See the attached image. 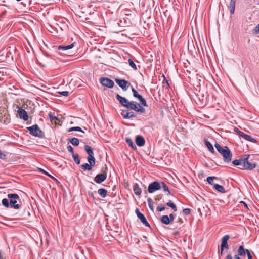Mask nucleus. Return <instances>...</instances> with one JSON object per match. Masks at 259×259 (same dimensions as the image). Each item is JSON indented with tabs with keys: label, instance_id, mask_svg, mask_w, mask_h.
Wrapping results in <instances>:
<instances>
[{
	"label": "nucleus",
	"instance_id": "33",
	"mask_svg": "<svg viewBox=\"0 0 259 259\" xmlns=\"http://www.w3.org/2000/svg\"><path fill=\"white\" fill-rule=\"evenodd\" d=\"M126 143L128 144V145L130 146L131 147H132L134 149L136 148V146L131 139L127 138L126 139Z\"/></svg>",
	"mask_w": 259,
	"mask_h": 259
},
{
	"label": "nucleus",
	"instance_id": "29",
	"mask_svg": "<svg viewBox=\"0 0 259 259\" xmlns=\"http://www.w3.org/2000/svg\"><path fill=\"white\" fill-rule=\"evenodd\" d=\"M246 250L245 251L244 247L242 245L239 246L238 252V254L240 256L244 255L245 253Z\"/></svg>",
	"mask_w": 259,
	"mask_h": 259
},
{
	"label": "nucleus",
	"instance_id": "18",
	"mask_svg": "<svg viewBox=\"0 0 259 259\" xmlns=\"http://www.w3.org/2000/svg\"><path fill=\"white\" fill-rule=\"evenodd\" d=\"M133 191L134 193L137 195H140L141 194V189L137 184L134 185Z\"/></svg>",
	"mask_w": 259,
	"mask_h": 259
},
{
	"label": "nucleus",
	"instance_id": "4",
	"mask_svg": "<svg viewBox=\"0 0 259 259\" xmlns=\"http://www.w3.org/2000/svg\"><path fill=\"white\" fill-rule=\"evenodd\" d=\"M249 157V155H244V157H243L242 169L250 170L256 167V163L255 162H249L248 160Z\"/></svg>",
	"mask_w": 259,
	"mask_h": 259
},
{
	"label": "nucleus",
	"instance_id": "11",
	"mask_svg": "<svg viewBox=\"0 0 259 259\" xmlns=\"http://www.w3.org/2000/svg\"><path fill=\"white\" fill-rule=\"evenodd\" d=\"M107 177V175L105 172H104L102 174H100L97 175L94 179V181L97 183H101L103 182Z\"/></svg>",
	"mask_w": 259,
	"mask_h": 259
},
{
	"label": "nucleus",
	"instance_id": "32",
	"mask_svg": "<svg viewBox=\"0 0 259 259\" xmlns=\"http://www.w3.org/2000/svg\"><path fill=\"white\" fill-rule=\"evenodd\" d=\"M147 201L148 203L149 207H150V209L152 211H153L154 210V206H153V202L152 199L150 198H148Z\"/></svg>",
	"mask_w": 259,
	"mask_h": 259
},
{
	"label": "nucleus",
	"instance_id": "53",
	"mask_svg": "<svg viewBox=\"0 0 259 259\" xmlns=\"http://www.w3.org/2000/svg\"><path fill=\"white\" fill-rule=\"evenodd\" d=\"M221 255H223V251H222L221 250Z\"/></svg>",
	"mask_w": 259,
	"mask_h": 259
},
{
	"label": "nucleus",
	"instance_id": "19",
	"mask_svg": "<svg viewBox=\"0 0 259 259\" xmlns=\"http://www.w3.org/2000/svg\"><path fill=\"white\" fill-rule=\"evenodd\" d=\"M213 187L219 192L224 193L226 192V191H225V189L224 188V187L220 185H219V184H214L213 185Z\"/></svg>",
	"mask_w": 259,
	"mask_h": 259
},
{
	"label": "nucleus",
	"instance_id": "46",
	"mask_svg": "<svg viewBox=\"0 0 259 259\" xmlns=\"http://www.w3.org/2000/svg\"><path fill=\"white\" fill-rule=\"evenodd\" d=\"M184 214L188 215L190 213V210L188 208L184 209L183 210Z\"/></svg>",
	"mask_w": 259,
	"mask_h": 259
},
{
	"label": "nucleus",
	"instance_id": "8",
	"mask_svg": "<svg viewBox=\"0 0 259 259\" xmlns=\"http://www.w3.org/2000/svg\"><path fill=\"white\" fill-rule=\"evenodd\" d=\"M100 82L103 85L110 88H112L114 84V82L112 80L107 78H101L100 79Z\"/></svg>",
	"mask_w": 259,
	"mask_h": 259
},
{
	"label": "nucleus",
	"instance_id": "42",
	"mask_svg": "<svg viewBox=\"0 0 259 259\" xmlns=\"http://www.w3.org/2000/svg\"><path fill=\"white\" fill-rule=\"evenodd\" d=\"M40 171L41 172H42L43 174H45L46 175L52 178V179H55V178L53 176H52L51 175H50L48 172H47L45 170L40 169Z\"/></svg>",
	"mask_w": 259,
	"mask_h": 259
},
{
	"label": "nucleus",
	"instance_id": "3",
	"mask_svg": "<svg viewBox=\"0 0 259 259\" xmlns=\"http://www.w3.org/2000/svg\"><path fill=\"white\" fill-rule=\"evenodd\" d=\"M8 198L10 199V204L11 207L18 209L20 208V205L18 202L20 200V197L17 194H8Z\"/></svg>",
	"mask_w": 259,
	"mask_h": 259
},
{
	"label": "nucleus",
	"instance_id": "22",
	"mask_svg": "<svg viewBox=\"0 0 259 259\" xmlns=\"http://www.w3.org/2000/svg\"><path fill=\"white\" fill-rule=\"evenodd\" d=\"M204 143H205V145L207 147V148L209 149V150L211 152L214 153V150L212 145L210 143V142H209L208 141H207L206 140H205Z\"/></svg>",
	"mask_w": 259,
	"mask_h": 259
},
{
	"label": "nucleus",
	"instance_id": "36",
	"mask_svg": "<svg viewBox=\"0 0 259 259\" xmlns=\"http://www.w3.org/2000/svg\"><path fill=\"white\" fill-rule=\"evenodd\" d=\"M217 178L215 177H214V176H212V177H208L207 178V182H208V183H209V184H211V185H212L213 184V181L214 179H216Z\"/></svg>",
	"mask_w": 259,
	"mask_h": 259
},
{
	"label": "nucleus",
	"instance_id": "49",
	"mask_svg": "<svg viewBox=\"0 0 259 259\" xmlns=\"http://www.w3.org/2000/svg\"><path fill=\"white\" fill-rule=\"evenodd\" d=\"M235 11V8H230V13L231 14H234Z\"/></svg>",
	"mask_w": 259,
	"mask_h": 259
},
{
	"label": "nucleus",
	"instance_id": "6",
	"mask_svg": "<svg viewBox=\"0 0 259 259\" xmlns=\"http://www.w3.org/2000/svg\"><path fill=\"white\" fill-rule=\"evenodd\" d=\"M160 189V182H154L151 183L148 188V191L149 193H152L155 191L158 190Z\"/></svg>",
	"mask_w": 259,
	"mask_h": 259
},
{
	"label": "nucleus",
	"instance_id": "34",
	"mask_svg": "<svg viewBox=\"0 0 259 259\" xmlns=\"http://www.w3.org/2000/svg\"><path fill=\"white\" fill-rule=\"evenodd\" d=\"M92 165L88 163L83 164L81 165L82 168L84 170H91L92 169Z\"/></svg>",
	"mask_w": 259,
	"mask_h": 259
},
{
	"label": "nucleus",
	"instance_id": "48",
	"mask_svg": "<svg viewBox=\"0 0 259 259\" xmlns=\"http://www.w3.org/2000/svg\"><path fill=\"white\" fill-rule=\"evenodd\" d=\"M169 218L170 219V222H172V221H174V215L172 213L169 214Z\"/></svg>",
	"mask_w": 259,
	"mask_h": 259
},
{
	"label": "nucleus",
	"instance_id": "45",
	"mask_svg": "<svg viewBox=\"0 0 259 259\" xmlns=\"http://www.w3.org/2000/svg\"><path fill=\"white\" fill-rule=\"evenodd\" d=\"M59 93L63 96H67L68 95V91L60 92Z\"/></svg>",
	"mask_w": 259,
	"mask_h": 259
},
{
	"label": "nucleus",
	"instance_id": "25",
	"mask_svg": "<svg viewBox=\"0 0 259 259\" xmlns=\"http://www.w3.org/2000/svg\"><path fill=\"white\" fill-rule=\"evenodd\" d=\"M242 161L243 158H241L240 159H235L233 161L232 163L234 165H240L241 168L242 169Z\"/></svg>",
	"mask_w": 259,
	"mask_h": 259
},
{
	"label": "nucleus",
	"instance_id": "31",
	"mask_svg": "<svg viewBox=\"0 0 259 259\" xmlns=\"http://www.w3.org/2000/svg\"><path fill=\"white\" fill-rule=\"evenodd\" d=\"M166 205L171 207L175 211H177V207L176 206V205L172 203L171 201H169L168 202H167L166 203Z\"/></svg>",
	"mask_w": 259,
	"mask_h": 259
},
{
	"label": "nucleus",
	"instance_id": "13",
	"mask_svg": "<svg viewBox=\"0 0 259 259\" xmlns=\"http://www.w3.org/2000/svg\"><path fill=\"white\" fill-rule=\"evenodd\" d=\"M20 118L23 119L25 121H27L28 119V116L27 112L22 108H19L18 110Z\"/></svg>",
	"mask_w": 259,
	"mask_h": 259
},
{
	"label": "nucleus",
	"instance_id": "30",
	"mask_svg": "<svg viewBox=\"0 0 259 259\" xmlns=\"http://www.w3.org/2000/svg\"><path fill=\"white\" fill-rule=\"evenodd\" d=\"M72 157L73 158L74 160L76 162L77 164H79L80 163V159L79 158L78 155L77 154L73 153Z\"/></svg>",
	"mask_w": 259,
	"mask_h": 259
},
{
	"label": "nucleus",
	"instance_id": "2",
	"mask_svg": "<svg viewBox=\"0 0 259 259\" xmlns=\"http://www.w3.org/2000/svg\"><path fill=\"white\" fill-rule=\"evenodd\" d=\"M215 147L218 152L222 155L223 157L224 160L225 162H229L232 159V153L227 146L221 147L219 144H215Z\"/></svg>",
	"mask_w": 259,
	"mask_h": 259
},
{
	"label": "nucleus",
	"instance_id": "51",
	"mask_svg": "<svg viewBox=\"0 0 259 259\" xmlns=\"http://www.w3.org/2000/svg\"><path fill=\"white\" fill-rule=\"evenodd\" d=\"M226 259H233V258L230 254H228L226 257Z\"/></svg>",
	"mask_w": 259,
	"mask_h": 259
},
{
	"label": "nucleus",
	"instance_id": "5",
	"mask_svg": "<svg viewBox=\"0 0 259 259\" xmlns=\"http://www.w3.org/2000/svg\"><path fill=\"white\" fill-rule=\"evenodd\" d=\"M27 128L29 131L30 134L33 136H40L41 135V131L37 125H34Z\"/></svg>",
	"mask_w": 259,
	"mask_h": 259
},
{
	"label": "nucleus",
	"instance_id": "10",
	"mask_svg": "<svg viewBox=\"0 0 259 259\" xmlns=\"http://www.w3.org/2000/svg\"><path fill=\"white\" fill-rule=\"evenodd\" d=\"M132 91L133 93V96L138 98L143 106H147V103L145 100L140 95H139L134 88H132Z\"/></svg>",
	"mask_w": 259,
	"mask_h": 259
},
{
	"label": "nucleus",
	"instance_id": "26",
	"mask_svg": "<svg viewBox=\"0 0 259 259\" xmlns=\"http://www.w3.org/2000/svg\"><path fill=\"white\" fill-rule=\"evenodd\" d=\"M84 149L87 153L88 154V155H94V153L92 150V148L88 146V145H85L84 146Z\"/></svg>",
	"mask_w": 259,
	"mask_h": 259
},
{
	"label": "nucleus",
	"instance_id": "9",
	"mask_svg": "<svg viewBox=\"0 0 259 259\" xmlns=\"http://www.w3.org/2000/svg\"><path fill=\"white\" fill-rule=\"evenodd\" d=\"M229 239V235H227L223 237L222 238V243L221 245V250L223 251L224 249H228L229 246L228 245V240Z\"/></svg>",
	"mask_w": 259,
	"mask_h": 259
},
{
	"label": "nucleus",
	"instance_id": "41",
	"mask_svg": "<svg viewBox=\"0 0 259 259\" xmlns=\"http://www.w3.org/2000/svg\"><path fill=\"white\" fill-rule=\"evenodd\" d=\"M6 157V154L0 150V159H5Z\"/></svg>",
	"mask_w": 259,
	"mask_h": 259
},
{
	"label": "nucleus",
	"instance_id": "20",
	"mask_svg": "<svg viewBox=\"0 0 259 259\" xmlns=\"http://www.w3.org/2000/svg\"><path fill=\"white\" fill-rule=\"evenodd\" d=\"M161 221L162 223L166 225H168L171 222L169 217L167 215H163L161 218Z\"/></svg>",
	"mask_w": 259,
	"mask_h": 259
},
{
	"label": "nucleus",
	"instance_id": "39",
	"mask_svg": "<svg viewBox=\"0 0 259 259\" xmlns=\"http://www.w3.org/2000/svg\"><path fill=\"white\" fill-rule=\"evenodd\" d=\"M49 118L51 120V121H56V120H58V119L57 117H55V116H53L52 115V114L51 113H50L49 114Z\"/></svg>",
	"mask_w": 259,
	"mask_h": 259
},
{
	"label": "nucleus",
	"instance_id": "27",
	"mask_svg": "<svg viewBox=\"0 0 259 259\" xmlns=\"http://www.w3.org/2000/svg\"><path fill=\"white\" fill-rule=\"evenodd\" d=\"M70 143L74 146H77L79 144V140L76 138H73L70 140Z\"/></svg>",
	"mask_w": 259,
	"mask_h": 259
},
{
	"label": "nucleus",
	"instance_id": "54",
	"mask_svg": "<svg viewBox=\"0 0 259 259\" xmlns=\"http://www.w3.org/2000/svg\"><path fill=\"white\" fill-rule=\"evenodd\" d=\"M236 132L238 133L240 131H238V130H237Z\"/></svg>",
	"mask_w": 259,
	"mask_h": 259
},
{
	"label": "nucleus",
	"instance_id": "28",
	"mask_svg": "<svg viewBox=\"0 0 259 259\" xmlns=\"http://www.w3.org/2000/svg\"><path fill=\"white\" fill-rule=\"evenodd\" d=\"M68 132H72V131H78L81 132L82 133H84V131L81 130V128L79 126H76V127H72L69 128L68 130Z\"/></svg>",
	"mask_w": 259,
	"mask_h": 259
},
{
	"label": "nucleus",
	"instance_id": "7",
	"mask_svg": "<svg viewBox=\"0 0 259 259\" xmlns=\"http://www.w3.org/2000/svg\"><path fill=\"white\" fill-rule=\"evenodd\" d=\"M115 82L123 90L126 91L131 85L130 83L124 79H115Z\"/></svg>",
	"mask_w": 259,
	"mask_h": 259
},
{
	"label": "nucleus",
	"instance_id": "1",
	"mask_svg": "<svg viewBox=\"0 0 259 259\" xmlns=\"http://www.w3.org/2000/svg\"><path fill=\"white\" fill-rule=\"evenodd\" d=\"M116 98L123 106L127 108L141 113L145 112V109L140 104L137 103L136 102L128 101L125 98L122 97L118 94L116 95Z\"/></svg>",
	"mask_w": 259,
	"mask_h": 259
},
{
	"label": "nucleus",
	"instance_id": "23",
	"mask_svg": "<svg viewBox=\"0 0 259 259\" xmlns=\"http://www.w3.org/2000/svg\"><path fill=\"white\" fill-rule=\"evenodd\" d=\"M88 161L92 166H94L95 164V159L94 157V155H88L87 157Z\"/></svg>",
	"mask_w": 259,
	"mask_h": 259
},
{
	"label": "nucleus",
	"instance_id": "43",
	"mask_svg": "<svg viewBox=\"0 0 259 259\" xmlns=\"http://www.w3.org/2000/svg\"><path fill=\"white\" fill-rule=\"evenodd\" d=\"M165 209V207L164 206H159L157 207V210L158 211H162L163 210H164Z\"/></svg>",
	"mask_w": 259,
	"mask_h": 259
},
{
	"label": "nucleus",
	"instance_id": "44",
	"mask_svg": "<svg viewBox=\"0 0 259 259\" xmlns=\"http://www.w3.org/2000/svg\"><path fill=\"white\" fill-rule=\"evenodd\" d=\"M246 252L247 255L248 259H252V255H251V253L249 251V250H248V249H246Z\"/></svg>",
	"mask_w": 259,
	"mask_h": 259
},
{
	"label": "nucleus",
	"instance_id": "38",
	"mask_svg": "<svg viewBox=\"0 0 259 259\" xmlns=\"http://www.w3.org/2000/svg\"><path fill=\"white\" fill-rule=\"evenodd\" d=\"M252 32L254 34H257L259 33V24L252 30Z\"/></svg>",
	"mask_w": 259,
	"mask_h": 259
},
{
	"label": "nucleus",
	"instance_id": "35",
	"mask_svg": "<svg viewBox=\"0 0 259 259\" xmlns=\"http://www.w3.org/2000/svg\"><path fill=\"white\" fill-rule=\"evenodd\" d=\"M2 203L4 206L6 207H9L10 205V203H9V200L6 198H4L2 200Z\"/></svg>",
	"mask_w": 259,
	"mask_h": 259
},
{
	"label": "nucleus",
	"instance_id": "37",
	"mask_svg": "<svg viewBox=\"0 0 259 259\" xmlns=\"http://www.w3.org/2000/svg\"><path fill=\"white\" fill-rule=\"evenodd\" d=\"M128 61L129 64L131 66V67H132L134 70H137V68L136 65L133 62V61L132 59H129Z\"/></svg>",
	"mask_w": 259,
	"mask_h": 259
},
{
	"label": "nucleus",
	"instance_id": "47",
	"mask_svg": "<svg viewBox=\"0 0 259 259\" xmlns=\"http://www.w3.org/2000/svg\"><path fill=\"white\" fill-rule=\"evenodd\" d=\"M67 149L69 152H71L72 154H73V153H74L73 149L71 146H70V145L68 146L67 147Z\"/></svg>",
	"mask_w": 259,
	"mask_h": 259
},
{
	"label": "nucleus",
	"instance_id": "24",
	"mask_svg": "<svg viewBox=\"0 0 259 259\" xmlns=\"http://www.w3.org/2000/svg\"><path fill=\"white\" fill-rule=\"evenodd\" d=\"M107 190L104 188H101L98 190V193L103 198L107 196Z\"/></svg>",
	"mask_w": 259,
	"mask_h": 259
},
{
	"label": "nucleus",
	"instance_id": "52",
	"mask_svg": "<svg viewBox=\"0 0 259 259\" xmlns=\"http://www.w3.org/2000/svg\"><path fill=\"white\" fill-rule=\"evenodd\" d=\"M235 259H241L240 257H239V256H238L237 255H235Z\"/></svg>",
	"mask_w": 259,
	"mask_h": 259
},
{
	"label": "nucleus",
	"instance_id": "40",
	"mask_svg": "<svg viewBox=\"0 0 259 259\" xmlns=\"http://www.w3.org/2000/svg\"><path fill=\"white\" fill-rule=\"evenodd\" d=\"M236 0H230V8H235Z\"/></svg>",
	"mask_w": 259,
	"mask_h": 259
},
{
	"label": "nucleus",
	"instance_id": "15",
	"mask_svg": "<svg viewBox=\"0 0 259 259\" xmlns=\"http://www.w3.org/2000/svg\"><path fill=\"white\" fill-rule=\"evenodd\" d=\"M121 115L125 119H128L133 117H135V114L134 112H128L126 110H123L121 112Z\"/></svg>",
	"mask_w": 259,
	"mask_h": 259
},
{
	"label": "nucleus",
	"instance_id": "50",
	"mask_svg": "<svg viewBox=\"0 0 259 259\" xmlns=\"http://www.w3.org/2000/svg\"><path fill=\"white\" fill-rule=\"evenodd\" d=\"M240 203L243 204V205H244V206H245V207H246L247 208H248L247 205V204H246L245 202H244V201H241V202H240Z\"/></svg>",
	"mask_w": 259,
	"mask_h": 259
},
{
	"label": "nucleus",
	"instance_id": "21",
	"mask_svg": "<svg viewBox=\"0 0 259 259\" xmlns=\"http://www.w3.org/2000/svg\"><path fill=\"white\" fill-rule=\"evenodd\" d=\"M74 47V44H71L67 46H59L58 47V50H62L63 51H66L68 49H71Z\"/></svg>",
	"mask_w": 259,
	"mask_h": 259
},
{
	"label": "nucleus",
	"instance_id": "12",
	"mask_svg": "<svg viewBox=\"0 0 259 259\" xmlns=\"http://www.w3.org/2000/svg\"><path fill=\"white\" fill-rule=\"evenodd\" d=\"M136 212L138 218L141 220V222L146 226H149V223L146 221V219L144 215L141 213L138 209L136 210Z\"/></svg>",
	"mask_w": 259,
	"mask_h": 259
},
{
	"label": "nucleus",
	"instance_id": "14",
	"mask_svg": "<svg viewBox=\"0 0 259 259\" xmlns=\"http://www.w3.org/2000/svg\"><path fill=\"white\" fill-rule=\"evenodd\" d=\"M238 134L240 136H241V137H242L243 138H244V139H245L247 141H250L252 142H256V141L255 140V139L254 138H253V137H252L251 136H250L249 135H246V134L243 133L242 132H239L238 133Z\"/></svg>",
	"mask_w": 259,
	"mask_h": 259
},
{
	"label": "nucleus",
	"instance_id": "16",
	"mask_svg": "<svg viewBox=\"0 0 259 259\" xmlns=\"http://www.w3.org/2000/svg\"><path fill=\"white\" fill-rule=\"evenodd\" d=\"M136 143L138 146H142L145 144V140L143 137L138 136L136 138Z\"/></svg>",
	"mask_w": 259,
	"mask_h": 259
},
{
	"label": "nucleus",
	"instance_id": "17",
	"mask_svg": "<svg viewBox=\"0 0 259 259\" xmlns=\"http://www.w3.org/2000/svg\"><path fill=\"white\" fill-rule=\"evenodd\" d=\"M160 189H162L164 192L167 193V195L171 194L168 187L163 182H160Z\"/></svg>",
	"mask_w": 259,
	"mask_h": 259
}]
</instances>
